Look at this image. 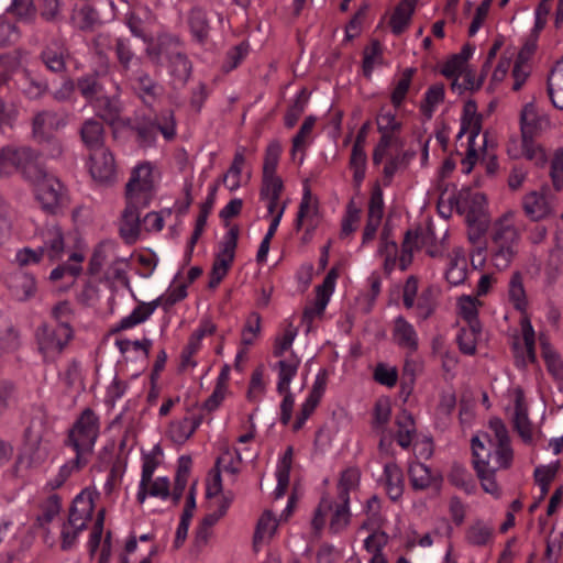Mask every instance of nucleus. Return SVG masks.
Masks as SVG:
<instances>
[{
  "label": "nucleus",
  "mask_w": 563,
  "mask_h": 563,
  "mask_svg": "<svg viewBox=\"0 0 563 563\" xmlns=\"http://www.w3.org/2000/svg\"><path fill=\"white\" fill-rule=\"evenodd\" d=\"M154 192L152 166L150 163L137 165L125 185L126 206L120 221V235L128 243L133 244L140 236V209L146 208Z\"/></svg>",
  "instance_id": "1"
},
{
  "label": "nucleus",
  "mask_w": 563,
  "mask_h": 563,
  "mask_svg": "<svg viewBox=\"0 0 563 563\" xmlns=\"http://www.w3.org/2000/svg\"><path fill=\"white\" fill-rule=\"evenodd\" d=\"M40 156L41 153L30 146L3 147L0 150V175L18 170L26 181H37L46 172L40 164Z\"/></svg>",
  "instance_id": "2"
},
{
  "label": "nucleus",
  "mask_w": 563,
  "mask_h": 563,
  "mask_svg": "<svg viewBox=\"0 0 563 563\" xmlns=\"http://www.w3.org/2000/svg\"><path fill=\"white\" fill-rule=\"evenodd\" d=\"M124 125L135 133L136 142L142 148L155 144L157 131L161 132L166 141H173L176 137V119L172 110L162 111L155 119L147 117L129 119Z\"/></svg>",
  "instance_id": "3"
},
{
  "label": "nucleus",
  "mask_w": 563,
  "mask_h": 563,
  "mask_svg": "<svg viewBox=\"0 0 563 563\" xmlns=\"http://www.w3.org/2000/svg\"><path fill=\"white\" fill-rule=\"evenodd\" d=\"M548 123V120L538 112L533 102L527 103L521 110L522 154L527 159L534 162L537 166H543L547 163V155L543 148L534 144L533 139Z\"/></svg>",
  "instance_id": "4"
},
{
  "label": "nucleus",
  "mask_w": 563,
  "mask_h": 563,
  "mask_svg": "<svg viewBox=\"0 0 563 563\" xmlns=\"http://www.w3.org/2000/svg\"><path fill=\"white\" fill-rule=\"evenodd\" d=\"M35 186V196L41 208L49 214H58L69 205L65 186L58 178L44 173V177L32 183Z\"/></svg>",
  "instance_id": "5"
},
{
  "label": "nucleus",
  "mask_w": 563,
  "mask_h": 563,
  "mask_svg": "<svg viewBox=\"0 0 563 563\" xmlns=\"http://www.w3.org/2000/svg\"><path fill=\"white\" fill-rule=\"evenodd\" d=\"M99 433L98 417L90 409L86 408L69 431L68 440L77 452H90Z\"/></svg>",
  "instance_id": "6"
},
{
  "label": "nucleus",
  "mask_w": 563,
  "mask_h": 563,
  "mask_svg": "<svg viewBox=\"0 0 563 563\" xmlns=\"http://www.w3.org/2000/svg\"><path fill=\"white\" fill-rule=\"evenodd\" d=\"M73 333L70 324L58 323L56 327L42 324L35 333L40 352L45 357L60 354L73 339Z\"/></svg>",
  "instance_id": "7"
},
{
  "label": "nucleus",
  "mask_w": 563,
  "mask_h": 563,
  "mask_svg": "<svg viewBox=\"0 0 563 563\" xmlns=\"http://www.w3.org/2000/svg\"><path fill=\"white\" fill-rule=\"evenodd\" d=\"M473 465L483 489L495 496H500V488L496 482L497 467H492L490 451L486 450L478 437L472 439Z\"/></svg>",
  "instance_id": "8"
},
{
  "label": "nucleus",
  "mask_w": 563,
  "mask_h": 563,
  "mask_svg": "<svg viewBox=\"0 0 563 563\" xmlns=\"http://www.w3.org/2000/svg\"><path fill=\"white\" fill-rule=\"evenodd\" d=\"M51 433L52 428L47 409L44 405H40L34 408L32 420L25 430L26 444L37 453V460L45 455V451L41 454V444L51 441Z\"/></svg>",
  "instance_id": "9"
},
{
  "label": "nucleus",
  "mask_w": 563,
  "mask_h": 563,
  "mask_svg": "<svg viewBox=\"0 0 563 563\" xmlns=\"http://www.w3.org/2000/svg\"><path fill=\"white\" fill-rule=\"evenodd\" d=\"M126 79L133 92L147 107L159 100L164 93L163 86L143 69L135 71Z\"/></svg>",
  "instance_id": "10"
},
{
  "label": "nucleus",
  "mask_w": 563,
  "mask_h": 563,
  "mask_svg": "<svg viewBox=\"0 0 563 563\" xmlns=\"http://www.w3.org/2000/svg\"><path fill=\"white\" fill-rule=\"evenodd\" d=\"M522 209L532 221H541L550 217L554 211V205L549 189L542 188L540 191L533 190L525 195Z\"/></svg>",
  "instance_id": "11"
},
{
  "label": "nucleus",
  "mask_w": 563,
  "mask_h": 563,
  "mask_svg": "<svg viewBox=\"0 0 563 563\" xmlns=\"http://www.w3.org/2000/svg\"><path fill=\"white\" fill-rule=\"evenodd\" d=\"M90 174L102 185H109L115 180V161L108 148L90 153Z\"/></svg>",
  "instance_id": "12"
},
{
  "label": "nucleus",
  "mask_w": 563,
  "mask_h": 563,
  "mask_svg": "<svg viewBox=\"0 0 563 563\" xmlns=\"http://www.w3.org/2000/svg\"><path fill=\"white\" fill-rule=\"evenodd\" d=\"M67 55L65 41L62 37H55L42 49L40 59L49 71L60 75L66 71Z\"/></svg>",
  "instance_id": "13"
},
{
  "label": "nucleus",
  "mask_w": 563,
  "mask_h": 563,
  "mask_svg": "<svg viewBox=\"0 0 563 563\" xmlns=\"http://www.w3.org/2000/svg\"><path fill=\"white\" fill-rule=\"evenodd\" d=\"M65 122L53 110H41L34 113L31 122L32 137L36 141L54 135Z\"/></svg>",
  "instance_id": "14"
},
{
  "label": "nucleus",
  "mask_w": 563,
  "mask_h": 563,
  "mask_svg": "<svg viewBox=\"0 0 563 563\" xmlns=\"http://www.w3.org/2000/svg\"><path fill=\"white\" fill-rule=\"evenodd\" d=\"M514 212L508 211L499 217L492 228V244L518 245L520 233L515 225Z\"/></svg>",
  "instance_id": "15"
},
{
  "label": "nucleus",
  "mask_w": 563,
  "mask_h": 563,
  "mask_svg": "<svg viewBox=\"0 0 563 563\" xmlns=\"http://www.w3.org/2000/svg\"><path fill=\"white\" fill-rule=\"evenodd\" d=\"M93 511L91 494L80 493L73 500L69 509L68 525L77 530H84Z\"/></svg>",
  "instance_id": "16"
},
{
  "label": "nucleus",
  "mask_w": 563,
  "mask_h": 563,
  "mask_svg": "<svg viewBox=\"0 0 563 563\" xmlns=\"http://www.w3.org/2000/svg\"><path fill=\"white\" fill-rule=\"evenodd\" d=\"M80 139L90 153L106 148L103 124L95 119L86 120L80 128Z\"/></svg>",
  "instance_id": "17"
},
{
  "label": "nucleus",
  "mask_w": 563,
  "mask_h": 563,
  "mask_svg": "<svg viewBox=\"0 0 563 563\" xmlns=\"http://www.w3.org/2000/svg\"><path fill=\"white\" fill-rule=\"evenodd\" d=\"M70 21L78 30L84 32L93 31L101 24L97 9L88 2L74 7Z\"/></svg>",
  "instance_id": "18"
},
{
  "label": "nucleus",
  "mask_w": 563,
  "mask_h": 563,
  "mask_svg": "<svg viewBox=\"0 0 563 563\" xmlns=\"http://www.w3.org/2000/svg\"><path fill=\"white\" fill-rule=\"evenodd\" d=\"M114 52L120 71L126 78L141 69V58L135 56L129 41L124 38H118L115 41Z\"/></svg>",
  "instance_id": "19"
},
{
  "label": "nucleus",
  "mask_w": 563,
  "mask_h": 563,
  "mask_svg": "<svg viewBox=\"0 0 563 563\" xmlns=\"http://www.w3.org/2000/svg\"><path fill=\"white\" fill-rule=\"evenodd\" d=\"M7 285L12 296L21 301L32 297L36 289L34 277L23 272L10 274L7 278Z\"/></svg>",
  "instance_id": "20"
},
{
  "label": "nucleus",
  "mask_w": 563,
  "mask_h": 563,
  "mask_svg": "<svg viewBox=\"0 0 563 563\" xmlns=\"http://www.w3.org/2000/svg\"><path fill=\"white\" fill-rule=\"evenodd\" d=\"M65 247L64 234L59 227H52L44 233V242L40 247L43 256L54 262L60 258Z\"/></svg>",
  "instance_id": "21"
},
{
  "label": "nucleus",
  "mask_w": 563,
  "mask_h": 563,
  "mask_svg": "<svg viewBox=\"0 0 563 563\" xmlns=\"http://www.w3.org/2000/svg\"><path fill=\"white\" fill-rule=\"evenodd\" d=\"M523 400V391L521 389H517L515 399L514 427L521 439L525 442H529L532 439V428Z\"/></svg>",
  "instance_id": "22"
},
{
  "label": "nucleus",
  "mask_w": 563,
  "mask_h": 563,
  "mask_svg": "<svg viewBox=\"0 0 563 563\" xmlns=\"http://www.w3.org/2000/svg\"><path fill=\"white\" fill-rule=\"evenodd\" d=\"M76 86L89 103L102 96L104 91L102 75L98 71L81 76L77 79Z\"/></svg>",
  "instance_id": "23"
},
{
  "label": "nucleus",
  "mask_w": 563,
  "mask_h": 563,
  "mask_svg": "<svg viewBox=\"0 0 563 563\" xmlns=\"http://www.w3.org/2000/svg\"><path fill=\"white\" fill-rule=\"evenodd\" d=\"M449 257L450 264L445 273V278L451 285L457 286L465 280L467 275L466 257L461 247L453 249Z\"/></svg>",
  "instance_id": "24"
},
{
  "label": "nucleus",
  "mask_w": 563,
  "mask_h": 563,
  "mask_svg": "<svg viewBox=\"0 0 563 563\" xmlns=\"http://www.w3.org/2000/svg\"><path fill=\"white\" fill-rule=\"evenodd\" d=\"M394 340L400 347L407 349L409 352H416L418 349L417 333L404 317H398L395 320Z\"/></svg>",
  "instance_id": "25"
},
{
  "label": "nucleus",
  "mask_w": 563,
  "mask_h": 563,
  "mask_svg": "<svg viewBox=\"0 0 563 563\" xmlns=\"http://www.w3.org/2000/svg\"><path fill=\"white\" fill-rule=\"evenodd\" d=\"M415 0H401L390 16L389 24L395 35H400L408 27L415 12Z\"/></svg>",
  "instance_id": "26"
},
{
  "label": "nucleus",
  "mask_w": 563,
  "mask_h": 563,
  "mask_svg": "<svg viewBox=\"0 0 563 563\" xmlns=\"http://www.w3.org/2000/svg\"><path fill=\"white\" fill-rule=\"evenodd\" d=\"M548 93L553 106L563 110V58L556 62L548 77Z\"/></svg>",
  "instance_id": "27"
},
{
  "label": "nucleus",
  "mask_w": 563,
  "mask_h": 563,
  "mask_svg": "<svg viewBox=\"0 0 563 563\" xmlns=\"http://www.w3.org/2000/svg\"><path fill=\"white\" fill-rule=\"evenodd\" d=\"M299 365L300 358L294 353H291L289 357L280 360L276 364L278 367V393H284L289 389L290 382L296 376Z\"/></svg>",
  "instance_id": "28"
},
{
  "label": "nucleus",
  "mask_w": 563,
  "mask_h": 563,
  "mask_svg": "<svg viewBox=\"0 0 563 563\" xmlns=\"http://www.w3.org/2000/svg\"><path fill=\"white\" fill-rule=\"evenodd\" d=\"M396 426L398 427L396 440L397 443L402 448L407 449L412 442V438L416 434L415 420L412 415L404 409L396 417Z\"/></svg>",
  "instance_id": "29"
},
{
  "label": "nucleus",
  "mask_w": 563,
  "mask_h": 563,
  "mask_svg": "<svg viewBox=\"0 0 563 563\" xmlns=\"http://www.w3.org/2000/svg\"><path fill=\"white\" fill-rule=\"evenodd\" d=\"M240 230L238 225H233L227 232L223 241L220 243V251L216 255V262L224 264V266L231 267L234 256L235 249L238 246Z\"/></svg>",
  "instance_id": "30"
},
{
  "label": "nucleus",
  "mask_w": 563,
  "mask_h": 563,
  "mask_svg": "<svg viewBox=\"0 0 563 563\" xmlns=\"http://www.w3.org/2000/svg\"><path fill=\"white\" fill-rule=\"evenodd\" d=\"M96 110L97 115L107 123H114L120 117V106L117 99L106 95L98 97L90 103Z\"/></svg>",
  "instance_id": "31"
},
{
  "label": "nucleus",
  "mask_w": 563,
  "mask_h": 563,
  "mask_svg": "<svg viewBox=\"0 0 563 563\" xmlns=\"http://www.w3.org/2000/svg\"><path fill=\"white\" fill-rule=\"evenodd\" d=\"M170 75L179 84L185 85L191 74V63L181 52H172L168 55Z\"/></svg>",
  "instance_id": "32"
},
{
  "label": "nucleus",
  "mask_w": 563,
  "mask_h": 563,
  "mask_svg": "<svg viewBox=\"0 0 563 563\" xmlns=\"http://www.w3.org/2000/svg\"><path fill=\"white\" fill-rule=\"evenodd\" d=\"M493 533L494 528L492 526L477 520L467 528L465 539L474 547H485L492 541Z\"/></svg>",
  "instance_id": "33"
},
{
  "label": "nucleus",
  "mask_w": 563,
  "mask_h": 563,
  "mask_svg": "<svg viewBox=\"0 0 563 563\" xmlns=\"http://www.w3.org/2000/svg\"><path fill=\"white\" fill-rule=\"evenodd\" d=\"M188 22L195 38L199 43H205L209 36L210 31L207 13L200 8H195L189 13Z\"/></svg>",
  "instance_id": "34"
},
{
  "label": "nucleus",
  "mask_w": 563,
  "mask_h": 563,
  "mask_svg": "<svg viewBox=\"0 0 563 563\" xmlns=\"http://www.w3.org/2000/svg\"><path fill=\"white\" fill-rule=\"evenodd\" d=\"M539 342L541 347V354L545 362L548 371L554 376L562 375L563 362L561 361L560 355L551 346L548 336L541 333L539 335Z\"/></svg>",
  "instance_id": "35"
},
{
  "label": "nucleus",
  "mask_w": 563,
  "mask_h": 563,
  "mask_svg": "<svg viewBox=\"0 0 563 563\" xmlns=\"http://www.w3.org/2000/svg\"><path fill=\"white\" fill-rule=\"evenodd\" d=\"M408 474L410 484L415 490L427 489L435 479L430 468L420 462L410 464Z\"/></svg>",
  "instance_id": "36"
},
{
  "label": "nucleus",
  "mask_w": 563,
  "mask_h": 563,
  "mask_svg": "<svg viewBox=\"0 0 563 563\" xmlns=\"http://www.w3.org/2000/svg\"><path fill=\"white\" fill-rule=\"evenodd\" d=\"M361 474L357 468H347L341 473L338 483V499L350 503V492L360 485Z\"/></svg>",
  "instance_id": "37"
},
{
  "label": "nucleus",
  "mask_w": 563,
  "mask_h": 563,
  "mask_svg": "<svg viewBox=\"0 0 563 563\" xmlns=\"http://www.w3.org/2000/svg\"><path fill=\"white\" fill-rule=\"evenodd\" d=\"M518 245L492 244V261L494 266L499 269H506L516 257Z\"/></svg>",
  "instance_id": "38"
},
{
  "label": "nucleus",
  "mask_w": 563,
  "mask_h": 563,
  "mask_svg": "<svg viewBox=\"0 0 563 563\" xmlns=\"http://www.w3.org/2000/svg\"><path fill=\"white\" fill-rule=\"evenodd\" d=\"M277 529V522L269 510L264 511L257 521L256 529L253 537V548L257 551L258 545L264 540L265 536L272 537Z\"/></svg>",
  "instance_id": "39"
},
{
  "label": "nucleus",
  "mask_w": 563,
  "mask_h": 563,
  "mask_svg": "<svg viewBox=\"0 0 563 563\" xmlns=\"http://www.w3.org/2000/svg\"><path fill=\"white\" fill-rule=\"evenodd\" d=\"M508 295L510 301L514 303V307L517 310H526L528 302L523 287L522 276L519 272H515L510 278Z\"/></svg>",
  "instance_id": "40"
},
{
  "label": "nucleus",
  "mask_w": 563,
  "mask_h": 563,
  "mask_svg": "<svg viewBox=\"0 0 563 563\" xmlns=\"http://www.w3.org/2000/svg\"><path fill=\"white\" fill-rule=\"evenodd\" d=\"M363 55V73L365 77L371 78L375 65L383 64V51L379 41L373 40L371 45L364 48Z\"/></svg>",
  "instance_id": "41"
},
{
  "label": "nucleus",
  "mask_w": 563,
  "mask_h": 563,
  "mask_svg": "<svg viewBox=\"0 0 563 563\" xmlns=\"http://www.w3.org/2000/svg\"><path fill=\"white\" fill-rule=\"evenodd\" d=\"M247 148L245 146H239L235 151L233 162L229 168V170L223 175L222 181L227 183L229 180V176H233V183L229 184V190L234 191L240 187V178L242 174V167L245 163V154Z\"/></svg>",
  "instance_id": "42"
},
{
  "label": "nucleus",
  "mask_w": 563,
  "mask_h": 563,
  "mask_svg": "<svg viewBox=\"0 0 563 563\" xmlns=\"http://www.w3.org/2000/svg\"><path fill=\"white\" fill-rule=\"evenodd\" d=\"M444 100V85L435 84L429 87L424 95V99L420 104L423 115L430 119L433 114L435 106Z\"/></svg>",
  "instance_id": "43"
},
{
  "label": "nucleus",
  "mask_w": 563,
  "mask_h": 563,
  "mask_svg": "<svg viewBox=\"0 0 563 563\" xmlns=\"http://www.w3.org/2000/svg\"><path fill=\"white\" fill-rule=\"evenodd\" d=\"M309 100V93L307 89H301L294 100L292 104L288 108L285 114V125L288 129H291L296 125L299 118L303 113L306 106Z\"/></svg>",
  "instance_id": "44"
},
{
  "label": "nucleus",
  "mask_w": 563,
  "mask_h": 563,
  "mask_svg": "<svg viewBox=\"0 0 563 563\" xmlns=\"http://www.w3.org/2000/svg\"><path fill=\"white\" fill-rule=\"evenodd\" d=\"M481 332V325H468L461 329L457 334V343L460 351L466 355H473L476 351L477 335Z\"/></svg>",
  "instance_id": "45"
},
{
  "label": "nucleus",
  "mask_w": 563,
  "mask_h": 563,
  "mask_svg": "<svg viewBox=\"0 0 563 563\" xmlns=\"http://www.w3.org/2000/svg\"><path fill=\"white\" fill-rule=\"evenodd\" d=\"M415 73L416 68H406L401 74V78L398 80L396 87L394 88L390 100L396 108L400 107L405 100Z\"/></svg>",
  "instance_id": "46"
},
{
  "label": "nucleus",
  "mask_w": 563,
  "mask_h": 563,
  "mask_svg": "<svg viewBox=\"0 0 563 563\" xmlns=\"http://www.w3.org/2000/svg\"><path fill=\"white\" fill-rule=\"evenodd\" d=\"M350 518L349 503L339 500L330 520V530L334 533L342 531L347 527Z\"/></svg>",
  "instance_id": "47"
},
{
  "label": "nucleus",
  "mask_w": 563,
  "mask_h": 563,
  "mask_svg": "<svg viewBox=\"0 0 563 563\" xmlns=\"http://www.w3.org/2000/svg\"><path fill=\"white\" fill-rule=\"evenodd\" d=\"M282 154V146L278 141H272L265 151L263 175H276V168Z\"/></svg>",
  "instance_id": "48"
},
{
  "label": "nucleus",
  "mask_w": 563,
  "mask_h": 563,
  "mask_svg": "<svg viewBox=\"0 0 563 563\" xmlns=\"http://www.w3.org/2000/svg\"><path fill=\"white\" fill-rule=\"evenodd\" d=\"M157 466V463L154 459L146 456L142 466V476L140 488L137 493V501L143 504L147 497V487L152 482L153 473Z\"/></svg>",
  "instance_id": "49"
},
{
  "label": "nucleus",
  "mask_w": 563,
  "mask_h": 563,
  "mask_svg": "<svg viewBox=\"0 0 563 563\" xmlns=\"http://www.w3.org/2000/svg\"><path fill=\"white\" fill-rule=\"evenodd\" d=\"M60 498L58 495H51L42 505V514L37 516V523L41 527L49 523L60 511Z\"/></svg>",
  "instance_id": "50"
},
{
  "label": "nucleus",
  "mask_w": 563,
  "mask_h": 563,
  "mask_svg": "<svg viewBox=\"0 0 563 563\" xmlns=\"http://www.w3.org/2000/svg\"><path fill=\"white\" fill-rule=\"evenodd\" d=\"M261 316L257 312H252L245 322L242 330L241 342L243 345H252L261 332Z\"/></svg>",
  "instance_id": "51"
},
{
  "label": "nucleus",
  "mask_w": 563,
  "mask_h": 563,
  "mask_svg": "<svg viewBox=\"0 0 563 563\" xmlns=\"http://www.w3.org/2000/svg\"><path fill=\"white\" fill-rule=\"evenodd\" d=\"M477 302V299L470 296L461 297L459 300L460 313L468 325H481L476 307Z\"/></svg>",
  "instance_id": "52"
},
{
  "label": "nucleus",
  "mask_w": 563,
  "mask_h": 563,
  "mask_svg": "<svg viewBox=\"0 0 563 563\" xmlns=\"http://www.w3.org/2000/svg\"><path fill=\"white\" fill-rule=\"evenodd\" d=\"M435 309V296L434 289L432 287H428L424 289L417 302V313L421 320L428 319Z\"/></svg>",
  "instance_id": "53"
},
{
  "label": "nucleus",
  "mask_w": 563,
  "mask_h": 563,
  "mask_svg": "<svg viewBox=\"0 0 563 563\" xmlns=\"http://www.w3.org/2000/svg\"><path fill=\"white\" fill-rule=\"evenodd\" d=\"M451 484L459 488H463L466 493H472L474 489V483L465 467L461 465H453L449 475Z\"/></svg>",
  "instance_id": "54"
},
{
  "label": "nucleus",
  "mask_w": 563,
  "mask_h": 563,
  "mask_svg": "<svg viewBox=\"0 0 563 563\" xmlns=\"http://www.w3.org/2000/svg\"><path fill=\"white\" fill-rule=\"evenodd\" d=\"M42 146V154L51 159H58L64 154V144L55 134L36 141Z\"/></svg>",
  "instance_id": "55"
},
{
  "label": "nucleus",
  "mask_w": 563,
  "mask_h": 563,
  "mask_svg": "<svg viewBox=\"0 0 563 563\" xmlns=\"http://www.w3.org/2000/svg\"><path fill=\"white\" fill-rule=\"evenodd\" d=\"M316 120L317 119L313 115H309L303 120L298 133L292 139V155L296 153V151H303L306 148L307 137L312 132Z\"/></svg>",
  "instance_id": "56"
},
{
  "label": "nucleus",
  "mask_w": 563,
  "mask_h": 563,
  "mask_svg": "<svg viewBox=\"0 0 563 563\" xmlns=\"http://www.w3.org/2000/svg\"><path fill=\"white\" fill-rule=\"evenodd\" d=\"M230 455V452H225L222 456L218 457L214 468L210 472L211 481L207 485V498H213L222 492L221 471L219 466L222 462H225V456Z\"/></svg>",
  "instance_id": "57"
},
{
  "label": "nucleus",
  "mask_w": 563,
  "mask_h": 563,
  "mask_svg": "<svg viewBox=\"0 0 563 563\" xmlns=\"http://www.w3.org/2000/svg\"><path fill=\"white\" fill-rule=\"evenodd\" d=\"M284 189L283 179L277 175H263L262 187L260 191L261 198L280 197Z\"/></svg>",
  "instance_id": "58"
},
{
  "label": "nucleus",
  "mask_w": 563,
  "mask_h": 563,
  "mask_svg": "<svg viewBox=\"0 0 563 563\" xmlns=\"http://www.w3.org/2000/svg\"><path fill=\"white\" fill-rule=\"evenodd\" d=\"M40 15L46 22L56 23L62 18V0H40Z\"/></svg>",
  "instance_id": "59"
},
{
  "label": "nucleus",
  "mask_w": 563,
  "mask_h": 563,
  "mask_svg": "<svg viewBox=\"0 0 563 563\" xmlns=\"http://www.w3.org/2000/svg\"><path fill=\"white\" fill-rule=\"evenodd\" d=\"M49 90L48 82L45 80H37L29 76L23 95L30 100H38L44 97Z\"/></svg>",
  "instance_id": "60"
},
{
  "label": "nucleus",
  "mask_w": 563,
  "mask_h": 563,
  "mask_svg": "<svg viewBox=\"0 0 563 563\" xmlns=\"http://www.w3.org/2000/svg\"><path fill=\"white\" fill-rule=\"evenodd\" d=\"M126 262L122 258L114 260L109 266L104 278L109 282H119L123 286H129V278L126 276Z\"/></svg>",
  "instance_id": "61"
},
{
  "label": "nucleus",
  "mask_w": 563,
  "mask_h": 563,
  "mask_svg": "<svg viewBox=\"0 0 563 563\" xmlns=\"http://www.w3.org/2000/svg\"><path fill=\"white\" fill-rule=\"evenodd\" d=\"M192 434V428L190 427L188 418H184L181 421L172 423L169 427V437L175 443L183 444Z\"/></svg>",
  "instance_id": "62"
},
{
  "label": "nucleus",
  "mask_w": 563,
  "mask_h": 563,
  "mask_svg": "<svg viewBox=\"0 0 563 563\" xmlns=\"http://www.w3.org/2000/svg\"><path fill=\"white\" fill-rule=\"evenodd\" d=\"M550 176L555 190L563 188V148H558L551 161Z\"/></svg>",
  "instance_id": "63"
},
{
  "label": "nucleus",
  "mask_w": 563,
  "mask_h": 563,
  "mask_svg": "<svg viewBox=\"0 0 563 563\" xmlns=\"http://www.w3.org/2000/svg\"><path fill=\"white\" fill-rule=\"evenodd\" d=\"M19 111L14 103L0 99V130L12 129Z\"/></svg>",
  "instance_id": "64"
}]
</instances>
